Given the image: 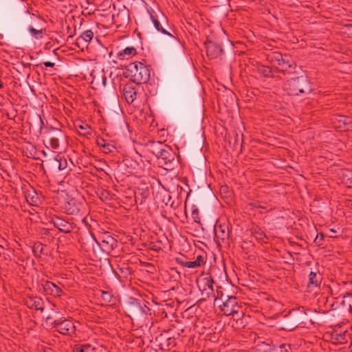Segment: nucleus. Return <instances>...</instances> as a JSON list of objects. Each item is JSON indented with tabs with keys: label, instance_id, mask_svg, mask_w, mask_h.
<instances>
[{
	"label": "nucleus",
	"instance_id": "obj_2",
	"mask_svg": "<svg viewBox=\"0 0 352 352\" xmlns=\"http://www.w3.org/2000/svg\"><path fill=\"white\" fill-rule=\"evenodd\" d=\"M255 333L246 330L243 331V342L246 343L245 348L250 349L252 352H273V347L270 343L262 341L260 339L256 340Z\"/></svg>",
	"mask_w": 352,
	"mask_h": 352
},
{
	"label": "nucleus",
	"instance_id": "obj_11",
	"mask_svg": "<svg viewBox=\"0 0 352 352\" xmlns=\"http://www.w3.org/2000/svg\"><path fill=\"white\" fill-rule=\"evenodd\" d=\"M51 221L56 228L65 233L72 232L74 228L70 223L58 217H52Z\"/></svg>",
	"mask_w": 352,
	"mask_h": 352
},
{
	"label": "nucleus",
	"instance_id": "obj_26",
	"mask_svg": "<svg viewBox=\"0 0 352 352\" xmlns=\"http://www.w3.org/2000/svg\"><path fill=\"white\" fill-rule=\"evenodd\" d=\"M101 297L105 302H110L111 301L112 295L108 292H102Z\"/></svg>",
	"mask_w": 352,
	"mask_h": 352
},
{
	"label": "nucleus",
	"instance_id": "obj_36",
	"mask_svg": "<svg viewBox=\"0 0 352 352\" xmlns=\"http://www.w3.org/2000/svg\"><path fill=\"white\" fill-rule=\"evenodd\" d=\"M296 327H297V324H294V325H292V327H291V329H290V330H292V329H293L296 328Z\"/></svg>",
	"mask_w": 352,
	"mask_h": 352
},
{
	"label": "nucleus",
	"instance_id": "obj_10",
	"mask_svg": "<svg viewBox=\"0 0 352 352\" xmlns=\"http://www.w3.org/2000/svg\"><path fill=\"white\" fill-rule=\"evenodd\" d=\"M41 285L46 294L52 295L55 297H59L62 295V289L52 282L44 280L42 282Z\"/></svg>",
	"mask_w": 352,
	"mask_h": 352
},
{
	"label": "nucleus",
	"instance_id": "obj_17",
	"mask_svg": "<svg viewBox=\"0 0 352 352\" xmlns=\"http://www.w3.org/2000/svg\"><path fill=\"white\" fill-rule=\"evenodd\" d=\"M45 30L44 28L40 29H35L32 26H29L28 31L30 34L36 39L41 38L43 37V33Z\"/></svg>",
	"mask_w": 352,
	"mask_h": 352
},
{
	"label": "nucleus",
	"instance_id": "obj_23",
	"mask_svg": "<svg viewBox=\"0 0 352 352\" xmlns=\"http://www.w3.org/2000/svg\"><path fill=\"white\" fill-rule=\"evenodd\" d=\"M90 344L76 345L74 348V352H89Z\"/></svg>",
	"mask_w": 352,
	"mask_h": 352
},
{
	"label": "nucleus",
	"instance_id": "obj_29",
	"mask_svg": "<svg viewBox=\"0 0 352 352\" xmlns=\"http://www.w3.org/2000/svg\"><path fill=\"white\" fill-rule=\"evenodd\" d=\"M34 304L36 309L41 310L42 311H43V308L41 306V300L40 298L36 299V300L34 301Z\"/></svg>",
	"mask_w": 352,
	"mask_h": 352
},
{
	"label": "nucleus",
	"instance_id": "obj_35",
	"mask_svg": "<svg viewBox=\"0 0 352 352\" xmlns=\"http://www.w3.org/2000/svg\"><path fill=\"white\" fill-rule=\"evenodd\" d=\"M122 14H123L125 16H126V17L128 16V15H127V12H126L125 10H123V11H122Z\"/></svg>",
	"mask_w": 352,
	"mask_h": 352
},
{
	"label": "nucleus",
	"instance_id": "obj_3",
	"mask_svg": "<svg viewBox=\"0 0 352 352\" xmlns=\"http://www.w3.org/2000/svg\"><path fill=\"white\" fill-rule=\"evenodd\" d=\"M132 80L136 84L146 83L150 79V70L144 63L135 62L127 66Z\"/></svg>",
	"mask_w": 352,
	"mask_h": 352
},
{
	"label": "nucleus",
	"instance_id": "obj_18",
	"mask_svg": "<svg viewBox=\"0 0 352 352\" xmlns=\"http://www.w3.org/2000/svg\"><path fill=\"white\" fill-rule=\"evenodd\" d=\"M77 129L80 134H82L85 136L89 135L91 134V127L87 124H82L78 126H76Z\"/></svg>",
	"mask_w": 352,
	"mask_h": 352
},
{
	"label": "nucleus",
	"instance_id": "obj_34",
	"mask_svg": "<svg viewBox=\"0 0 352 352\" xmlns=\"http://www.w3.org/2000/svg\"><path fill=\"white\" fill-rule=\"evenodd\" d=\"M346 297H351V298H352V290H351V291H349V292H347L344 295V298H346Z\"/></svg>",
	"mask_w": 352,
	"mask_h": 352
},
{
	"label": "nucleus",
	"instance_id": "obj_20",
	"mask_svg": "<svg viewBox=\"0 0 352 352\" xmlns=\"http://www.w3.org/2000/svg\"><path fill=\"white\" fill-rule=\"evenodd\" d=\"M177 261L178 263L181 264L182 265L188 267V268H197L199 267V264L198 262L193 261H184L181 260L180 258H177Z\"/></svg>",
	"mask_w": 352,
	"mask_h": 352
},
{
	"label": "nucleus",
	"instance_id": "obj_14",
	"mask_svg": "<svg viewBox=\"0 0 352 352\" xmlns=\"http://www.w3.org/2000/svg\"><path fill=\"white\" fill-rule=\"evenodd\" d=\"M320 283V274L314 272H310V273L309 274V281L307 284V287L309 289H312L314 288L318 287Z\"/></svg>",
	"mask_w": 352,
	"mask_h": 352
},
{
	"label": "nucleus",
	"instance_id": "obj_40",
	"mask_svg": "<svg viewBox=\"0 0 352 352\" xmlns=\"http://www.w3.org/2000/svg\"><path fill=\"white\" fill-rule=\"evenodd\" d=\"M331 231L332 232H336V231H335L333 229H331Z\"/></svg>",
	"mask_w": 352,
	"mask_h": 352
},
{
	"label": "nucleus",
	"instance_id": "obj_9",
	"mask_svg": "<svg viewBox=\"0 0 352 352\" xmlns=\"http://www.w3.org/2000/svg\"><path fill=\"white\" fill-rule=\"evenodd\" d=\"M207 56L210 59L219 57L223 52L222 47L220 45L217 44L210 40L205 43Z\"/></svg>",
	"mask_w": 352,
	"mask_h": 352
},
{
	"label": "nucleus",
	"instance_id": "obj_16",
	"mask_svg": "<svg viewBox=\"0 0 352 352\" xmlns=\"http://www.w3.org/2000/svg\"><path fill=\"white\" fill-rule=\"evenodd\" d=\"M97 144L100 147L103 148L104 152L107 153L113 152V150L115 149L114 146L107 142V141L105 140H104L103 138L98 139L97 140Z\"/></svg>",
	"mask_w": 352,
	"mask_h": 352
},
{
	"label": "nucleus",
	"instance_id": "obj_7",
	"mask_svg": "<svg viewBox=\"0 0 352 352\" xmlns=\"http://www.w3.org/2000/svg\"><path fill=\"white\" fill-rule=\"evenodd\" d=\"M98 10L105 12L104 14H101L102 15L110 16L113 23L119 22L118 19L119 18L120 13L119 12L117 14V19H116V6L114 3H112V1H102L98 6Z\"/></svg>",
	"mask_w": 352,
	"mask_h": 352
},
{
	"label": "nucleus",
	"instance_id": "obj_4",
	"mask_svg": "<svg viewBox=\"0 0 352 352\" xmlns=\"http://www.w3.org/2000/svg\"><path fill=\"white\" fill-rule=\"evenodd\" d=\"M53 327L63 335L73 336L76 332V327L74 322L69 320H54L53 322Z\"/></svg>",
	"mask_w": 352,
	"mask_h": 352
},
{
	"label": "nucleus",
	"instance_id": "obj_5",
	"mask_svg": "<svg viewBox=\"0 0 352 352\" xmlns=\"http://www.w3.org/2000/svg\"><path fill=\"white\" fill-rule=\"evenodd\" d=\"M270 58L279 72H285L287 68L291 67L289 63V56L286 54L283 55L280 52H274L272 53Z\"/></svg>",
	"mask_w": 352,
	"mask_h": 352
},
{
	"label": "nucleus",
	"instance_id": "obj_39",
	"mask_svg": "<svg viewBox=\"0 0 352 352\" xmlns=\"http://www.w3.org/2000/svg\"><path fill=\"white\" fill-rule=\"evenodd\" d=\"M245 65H246V68L249 69L250 66L248 65H247L246 63H245Z\"/></svg>",
	"mask_w": 352,
	"mask_h": 352
},
{
	"label": "nucleus",
	"instance_id": "obj_25",
	"mask_svg": "<svg viewBox=\"0 0 352 352\" xmlns=\"http://www.w3.org/2000/svg\"><path fill=\"white\" fill-rule=\"evenodd\" d=\"M49 144L52 148H54V149L57 148L59 145V142H58V138L51 137L49 140Z\"/></svg>",
	"mask_w": 352,
	"mask_h": 352
},
{
	"label": "nucleus",
	"instance_id": "obj_32",
	"mask_svg": "<svg viewBox=\"0 0 352 352\" xmlns=\"http://www.w3.org/2000/svg\"><path fill=\"white\" fill-rule=\"evenodd\" d=\"M346 176L348 177L349 180L350 181L349 184H352V171H347Z\"/></svg>",
	"mask_w": 352,
	"mask_h": 352
},
{
	"label": "nucleus",
	"instance_id": "obj_12",
	"mask_svg": "<svg viewBox=\"0 0 352 352\" xmlns=\"http://www.w3.org/2000/svg\"><path fill=\"white\" fill-rule=\"evenodd\" d=\"M156 155L159 160H163L165 164H168L174 160V154L168 147L160 148L157 151Z\"/></svg>",
	"mask_w": 352,
	"mask_h": 352
},
{
	"label": "nucleus",
	"instance_id": "obj_24",
	"mask_svg": "<svg viewBox=\"0 0 352 352\" xmlns=\"http://www.w3.org/2000/svg\"><path fill=\"white\" fill-rule=\"evenodd\" d=\"M333 339L335 340L336 342L343 343L345 341V333L343 334L334 333L332 335Z\"/></svg>",
	"mask_w": 352,
	"mask_h": 352
},
{
	"label": "nucleus",
	"instance_id": "obj_13",
	"mask_svg": "<svg viewBox=\"0 0 352 352\" xmlns=\"http://www.w3.org/2000/svg\"><path fill=\"white\" fill-rule=\"evenodd\" d=\"M123 94L126 101L128 103L131 104L136 98L137 92L135 87H133L132 85L128 84L124 86Z\"/></svg>",
	"mask_w": 352,
	"mask_h": 352
},
{
	"label": "nucleus",
	"instance_id": "obj_41",
	"mask_svg": "<svg viewBox=\"0 0 352 352\" xmlns=\"http://www.w3.org/2000/svg\"><path fill=\"white\" fill-rule=\"evenodd\" d=\"M351 350H352V342H351Z\"/></svg>",
	"mask_w": 352,
	"mask_h": 352
},
{
	"label": "nucleus",
	"instance_id": "obj_37",
	"mask_svg": "<svg viewBox=\"0 0 352 352\" xmlns=\"http://www.w3.org/2000/svg\"><path fill=\"white\" fill-rule=\"evenodd\" d=\"M3 87V82L0 81V89Z\"/></svg>",
	"mask_w": 352,
	"mask_h": 352
},
{
	"label": "nucleus",
	"instance_id": "obj_21",
	"mask_svg": "<svg viewBox=\"0 0 352 352\" xmlns=\"http://www.w3.org/2000/svg\"><path fill=\"white\" fill-rule=\"evenodd\" d=\"M151 20L153 21V23L155 26V28L159 31L162 32L163 34H168L169 36H171V34L168 32H167L161 25L160 23L158 21L157 19H155L153 15H151Z\"/></svg>",
	"mask_w": 352,
	"mask_h": 352
},
{
	"label": "nucleus",
	"instance_id": "obj_28",
	"mask_svg": "<svg viewBox=\"0 0 352 352\" xmlns=\"http://www.w3.org/2000/svg\"><path fill=\"white\" fill-rule=\"evenodd\" d=\"M56 162L57 164H58V169L60 170H64L66 168V166H67L66 160L60 162L59 160L56 159Z\"/></svg>",
	"mask_w": 352,
	"mask_h": 352
},
{
	"label": "nucleus",
	"instance_id": "obj_22",
	"mask_svg": "<svg viewBox=\"0 0 352 352\" xmlns=\"http://www.w3.org/2000/svg\"><path fill=\"white\" fill-rule=\"evenodd\" d=\"M94 37V32L91 30H86L82 32L80 38L86 43L90 42Z\"/></svg>",
	"mask_w": 352,
	"mask_h": 352
},
{
	"label": "nucleus",
	"instance_id": "obj_31",
	"mask_svg": "<svg viewBox=\"0 0 352 352\" xmlns=\"http://www.w3.org/2000/svg\"><path fill=\"white\" fill-rule=\"evenodd\" d=\"M195 262H198V263L199 264V266L201 265V263H204V258L202 256H197Z\"/></svg>",
	"mask_w": 352,
	"mask_h": 352
},
{
	"label": "nucleus",
	"instance_id": "obj_8",
	"mask_svg": "<svg viewBox=\"0 0 352 352\" xmlns=\"http://www.w3.org/2000/svg\"><path fill=\"white\" fill-rule=\"evenodd\" d=\"M221 309L227 316L234 315L238 314L240 305H238L236 297L231 296L223 302V305H221Z\"/></svg>",
	"mask_w": 352,
	"mask_h": 352
},
{
	"label": "nucleus",
	"instance_id": "obj_38",
	"mask_svg": "<svg viewBox=\"0 0 352 352\" xmlns=\"http://www.w3.org/2000/svg\"><path fill=\"white\" fill-rule=\"evenodd\" d=\"M105 80H106V78L104 77V78H103V83H104V84H105Z\"/></svg>",
	"mask_w": 352,
	"mask_h": 352
},
{
	"label": "nucleus",
	"instance_id": "obj_19",
	"mask_svg": "<svg viewBox=\"0 0 352 352\" xmlns=\"http://www.w3.org/2000/svg\"><path fill=\"white\" fill-rule=\"evenodd\" d=\"M256 69L259 74H261L265 77H270L272 76V69L269 67L262 65H257Z\"/></svg>",
	"mask_w": 352,
	"mask_h": 352
},
{
	"label": "nucleus",
	"instance_id": "obj_33",
	"mask_svg": "<svg viewBox=\"0 0 352 352\" xmlns=\"http://www.w3.org/2000/svg\"><path fill=\"white\" fill-rule=\"evenodd\" d=\"M44 65H45V67H52L54 66V63L49 62V61L45 62Z\"/></svg>",
	"mask_w": 352,
	"mask_h": 352
},
{
	"label": "nucleus",
	"instance_id": "obj_15",
	"mask_svg": "<svg viewBox=\"0 0 352 352\" xmlns=\"http://www.w3.org/2000/svg\"><path fill=\"white\" fill-rule=\"evenodd\" d=\"M136 49L133 47H127L124 50L118 53V57L120 59H128L136 54Z\"/></svg>",
	"mask_w": 352,
	"mask_h": 352
},
{
	"label": "nucleus",
	"instance_id": "obj_1",
	"mask_svg": "<svg viewBox=\"0 0 352 352\" xmlns=\"http://www.w3.org/2000/svg\"><path fill=\"white\" fill-rule=\"evenodd\" d=\"M284 89L292 96L309 94L312 90V85L307 76H298L291 78L284 84Z\"/></svg>",
	"mask_w": 352,
	"mask_h": 352
},
{
	"label": "nucleus",
	"instance_id": "obj_27",
	"mask_svg": "<svg viewBox=\"0 0 352 352\" xmlns=\"http://www.w3.org/2000/svg\"><path fill=\"white\" fill-rule=\"evenodd\" d=\"M324 236L322 233L318 234L316 238L314 240V242L318 245H322V242L323 241Z\"/></svg>",
	"mask_w": 352,
	"mask_h": 352
},
{
	"label": "nucleus",
	"instance_id": "obj_6",
	"mask_svg": "<svg viewBox=\"0 0 352 352\" xmlns=\"http://www.w3.org/2000/svg\"><path fill=\"white\" fill-rule=\"evenodd\" d=\"M214 239L219 246L227 243L230 231L227 225L217 224L214 228Z\"/></svg>",
	"mask_w": 352,
	"mask_h": 352
},
{
	"label": "nucleus",
	"instance_id": "obj_30",
	"mask_svg": "<svg viewBox=\"0 0 352 352\" xmlns=\"http://www.w3.org/2000/svg\"><path fill=\"white\" fill-rule=\"evenodd\" d=\"M280 352H287V350L290 349V345L287 344H283L280 345Z\"/></svg>",
	"mask_w": 352,
	"mask_h": 352
}]
</instances>
